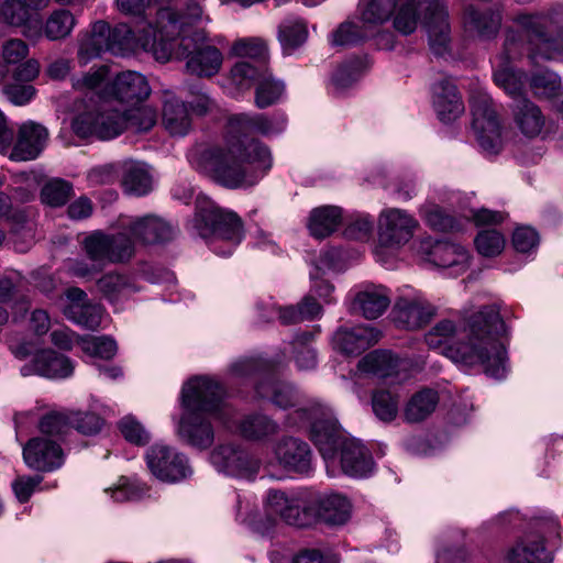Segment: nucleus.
I'll use <instances>...</instances> for the list:
<instances>
[{
    "instance_id": "37998d69",
    "label": "nucleus",
    "mask_w": 563,
    "mask_h": 563,
    "mask_svg": "<svg viewBox=\"0 0 563 563\" xmlns=\"http://www.w3.org/2000/svg\"><path fill=\"white\" fill-rule=\"evenodd\" d=\"M439 395L435 390L426 388L411 396L405 406L404 417L409 423L426 420L437 408Z\"/></svg>"
},
{
    "instance_id": "8fccbe9b",
    "label": "nucleus",
    "mask_w": 563,
    "mask_h": 563,
    "mask_svg": "<svg viewBox=\"0 0 563 563\" xmlns=\"http://www.w3.org/2000/svg\"><path fill=\"white\" fill-rule=\"evenodd\" d=\"M63 312L68 320L88 330H96L101 323V306L89 301L82 306H64Z\"/></svg>"
},
{
    "instance_id": "4468645a",
    "label": "nucleus",
    "mask_w": 563,
    "mask_h": 563,
    "mask_svg": "<svg viewBox=\"0 0 563 563\" xmlns=\"http://www.w3.org/2000/svg\"><path fill=\"white\" fill-rule=\"evenodd\" d=\"M473 115L472 128L481 148L487 155L501 150V126L490 96L485 91H475L470 98Z\"/></svg>"
},
{
    "instance_id": "e433bc0d",
    "label": "nucleus",
    "mask_w": 563,
    "mask_h": 563,
    "mask_svg": "<svg viewBox=\"0 0 563 563\" xmlns=\"http://www.w3.org/2000/svg\"><path fill=\"white\" fill-rule=\"evenodd\" d=\"M0 21L23 27L26 37L41 36V25L37 16L32 13L22 0H4L0 3Z\"/></svg>"
},
{
    "instance_id": "9b49d317",
    "label": "nucleus",
    "mask_w": 563,
    "mask_h": 563,
    "mask_svg": "<svg viewBox=\"0 0 563 563\" xmlns=\"http://www.w3.org/2000/svg\"><path fill=\"white\" fill-rule=\"evenodd\" d=\"M559 522L553 517L537 518L530 532L520 538L506 553L508 563H551L553 558L544 539L560 538Z\"/></svg>"
},
{
    "instance_id": "e2e57ef3",
    "label": "nucleus",
    "mask_w": 563,
    "mask_h": 563,
    "mask_svg": "<svg viewBox=\"0 0 563 563\" xmlns=\"http://www.w3.org/2000/svg\"><path fill=\"white\" fill-rule=\"evenodd\" d=\"M475 245L479 254L493 257L500 254L504 250L505 238L497 230H483L475 238Z\"/></svg>"
},
{
    "instance_id": "bb28decb",
    "label": "nucleus",
    "mask_w": 563,
    "mask_h": 563,
    "mask_svg": "<svg viewBox=\"0 0 563 563\" xmlns=\"http://www.w3.org/2000/svg\"><path fill=\"white\" fill-rule=\"evenodd\" d=\"M466 31L476 34L481 40H492L497 36L503 22V5L479 9L475 4H466L462 14Z\"/></svg>"
},
{
    "instance_id": "3c124183",
    "label": "nucleus",
    "mask_w": 563,
    "mask_h": 563,
    "mask_svg": "<svg viewBox=\"0 0 563 563\" xmlns=\"http://www.w3.org/2000/svg\"><path fill=\"white\" fill-rule=\"evenodd\" d=\"M400 397L398 394L379 389L372 395V409L375 417L383 422H391L399 411Z\"/></svg>"
},
{
    "instance_id": "603ef678",
    "label": "nucleus",
    "mask_w": 563,
    "mask_h": 563,
    "mask_svg": "<svg viewBox=\"0 0 563 563\" xmlns=\"http://www.w3.org/2000/svg\"><path fill=\"white\" fill-rule=\"evenodd\" d=\"M285 86L282 81L276 80L272 77L268 70L264 74L261 80L257 82L255 90V104L260 109L276 103L283 96Z\"/></svg>"
},
{
    "instance_id": "ea45409f",
    "label": "nucleus",
    "mask_w": 563,
    "mask_h": 563,
    "mask_svg": "<svg viewBox=\"0 0 563 563\" xmlns=\"http://www.w3.org/2000/svg\"><path fill=\"white\" fill-rule=\"evenodd\" d=\"M514 120L520 132L527 137L540 134L544 126V115L540 108L527 98H519L512 106Z\"/></svg>"
},
{
    "instance_id": "338daca9",
    "label": "nucleus",
    "mask_w": 563,
    "mask_h": 563,
    "mask_svg": "<svg viewBox=\"0 0 563 563\" xmlns=\"http://www.w3.org/2000/svg\"><path fill=\"white\" fill-rule=\"evenodd\" d=\"M147 493V488L139 481L121 479V483L111 489V498L114 501H135L142 499Z\"/></svg>"
},
{
    "instance_id": "0eeeda50",
    "label": "nucleus",
    "mask_w": 563,
    "mask_h": 563,
    "mask_svg": "<svg viewBox=\"0 0 563 563\" xmlns=\"http://www.w3.org/2000/svg\"><path fill=\"white\" fill-rule=\"evenodd\" d=\"M192 228L197 235L206 240L211 251L220 256L231 255L244 236L240 217L220 208L203 195L196 198Z\"/></svg>"
},
{
    "instance_id": "bf43d9fd",
    "label": "nucleus",
    "mask_w": 563,
    "mask_h": 563,
    "mask_svg": "<svg viewBox=\"0 0 563 563\" xmlns=\"http://www.w3.org/2000/svg\"><path fill=\"white\" fill-rule=\"evenodd\" d=\"M267 68L264 64L255 66L250 62H239L231 69V79L239 87H250L253 82H258Z\"/></svg>"
},
{
    "instance_id": "7ed1b4c3",
    "label": "nucleus",
    "mask_w": 563,
    "mask_h": 563,
    "mask_svg": "<svg viewBox=\"0 0 563 563\" xmlns=\"http://www.w3.org/2000/svg\"><path fill=\"white\" fill-rule=\"evenodd\" d=\"M229 134L225 146H210L200 153L199 168L225 188H251L272 168L271 151L256 139Z\"/></svg>"
},
{
    "instance_id": "864d4df0",
    "label": "nucleus",
    "mask_w": 563,
    "mask_h": 563,
    "mask_svg": "<svg viewBox=\"0 0 563 563\" xmlns=\"http://www.w3.org/2000/svg\"><path fill=\"white\" fill-rule=\"evenodd\" d=\"M372 33L363 23L358 25L351 21H345L331 34L330 43L332 46H350L369 37Z\"/></svg>"
},
{
    "instance_id": "2eb2a0df",
    "label": "nucleus",
    "mask_w": 563,
    "mask_h": 563,
    "mask_svg": "<svg viewBox=\"0 0 563 563\" xmlns=\"http://www.w3.org/2000/svg\"><path fill=\"white\" fill-rule=\"evenodd\" d=\"M84 249L91 262L104 267L108 263L130 261L134 256V240L122 229L115 234L96 231L84 240Z\"/></svg>"
},
{
    "instance_id": "774afa93",
    "label": "nucleus",
    "mask_w": 563,
    "mask_h": 563,
    "mask_svg": "<svg viewBox=\"0 0 563 563\" xmlns=\"http://www.w3.org/2000/svg\"><path fill=\"white\" fill-rule=\"evenodd\" d=\"M70 429L86 435L97 434L101 430L102 419L93 412L69 413Z\"/></svg>"
},
{
    "instance_id": "aec40b11",
    "label": "nucleus",
    "mask_w": 563,
    "mask_h": 563,
    "mask_svg": "<svg viewBox=\"0 0 563 563\" xmlns=\"http://www.w3.org/2000/svg\"><path fill=\"white\" fill-rule=\"evenodd\" d=\"M146 463L151 473L163 482L175 483L191 474L186 455L163 443L147 450Z\"/></svg>"
},
{
    "instance_id": "393cba45",
    "label": "nucleus",
    "mask_w": 563,
    "mask_h": 563,
    "mask_svg": "<svg viewBox=\"0 0 563 563\" xmlns=\"http://www.w3.org/2000/svg\"><path fill=\"white\" fill-rule=\"evenodd\" d=\"M391 316L398 328L417 330L431 320L434 308L420 296L400 297L393 308Z\"/></svg>"
},
{
    "instance_id": "052dcab7",
    "label": "nucleus",
    "mask_w": 563,
    "mask_h": 563,
    "mask_svg": "<svg viewBox=\"0 0 563 563\" xmlns=\"http://www.w3.org/2000/svg\"><path fill=\"white\" fill-rule=\"evenodd\" d=\"M80 346L86 354L104 360L112 358L118 350L117 342L107 335L82 339Z\"/></svg>"
},
{
    "instance_id": "f704fd0d",
    "label": "nucleus",
    "mask_w": 563,
    "mask_h": 563,
    "mask_svg": "<svg viewBox=\"0 0 563 563\" xmlns=\"http://www.w3.org/2000/svg\"><path fill=\"white\" fill-rule=\"evenodd\" d=\"M162 123L173 136H185L191 129V117L187 104L169 90L164 91Z\"/></svg>"
},
{
    "instance_id": "f8f14e48",
    "label": "nucleus",
    "mask_w": 563,
    "mask_h": 563,
    "mask_svg": "<svg viewBox=\"0 0 563 563\" xmlns=\"http://www.w3.org/2000/svg\"><path fill=\"white\" fill-rule=\"evenodd\" d=\"M527 52V44L518 30L508 29L504 42L503 52L496 57L494 81L508 96L514 98V103L522 96L526 75L510 66V62L521 57Z\"/></svg>"
},
{
    "instance_id": "4be33fe9",
    "label": "nucleus",
    "mask_w": 563,
    "mask_h": 563,
    "mask_svg": "<svg viewBox=\"0 0 563 563\" xmlns=\"http://www.w3.org/2000/svg\"><path fill=\"white\" fill-rule=\"evenodd\" d=\"M287 117L283 112H275L272 115L263 113H239L229 120V133L240 136H247L246 133H257L263 136L280 134L286 130Z\"/></svg>"
},
{
    "instance_id": "473e14b6",
    "label": "nucleus",
    "mask_w": 563,
    "mask_h": 563,
    "mask_svg": "<svg viewBox=\"0 0 563 563\" xmlns=\"http://www.w3.org/2000/svg\"><path fill=\"white\" fill-rule=\"evenodd\" d=\"M432 101L442 122H451L464 112V104L456 86L449 78H441L433 85Z\"/></svg>"
},
{
    "instance_id": "c03bdc74",
    "label": "nucleus",
    "mask_w": 563,
    "mask_h": 563,
    "mask_svg": "<svg viewBox=\"0 0 563 563\" xmlns=\"http://www.w3.org/2000/svg\"><path fill=\"white\" fill-rule=\"evenodd\" d=\"M308 37L307 22L295 15L285 18L278 26V40L287 54L301 46Z\"/></svg>"
},
{
    "instance_id": "9d476101",
    "label": "nucleus",
    "mask_w": 563,
    "mask_h": 563,
    "mask_svg": "<svg viewBox=\"0 0 563 563\" xmlns=\"http://www.w3.org/2000/svg\"><path fill=\"white\" fill-rule=\"evenodd\" d=\"M514 22L520 27L519 32L527 44V54L531 60L563 59V30L552 34L551 16L542 13H520L515 16Z\"/></svg>"
},
{
    "instance_id": "4c0bfd02",
    "label": "nucleus",
    "mask_w": 563,
    "mask_h": 563,
    "mask_svg": "<svg viewBox=\"0 0 563 563\" xmlns=\"http://www.w3.org/2000/svg\"><path fill=\"white\" fill-rule=\"evenodd\" d=\"M231 423L234 424L229 431L240 432L245 439L262 441L279 431V424L271 417L264 413H252L245 416L239 423L235 420V411L229 416Z\"/></svg>"
},
{
    "instance_id": "6e6d98bb",
    "label": "nucleus",
    "mask_w": 563,
    "mask_h": 563,
    "mask_svg": "<svg viewBox=\"0 0 563 563\" xmlns=\"http://www.w3.org/2000/svg\"><path fill=\"white\" fill-rule=\"evenodd\" d=\"M421 217L427 224L438 231H455L460 229L456 219L448 214L440 206L428 202L420 209Z\"/></svg>"
},
{
    "instance_id": "423d86ee",
    "label": "nucleus",
    "mask_w": 563,
    "mask_h": 563,
    "mask_svg": "<svg viewBox=\"0 0 563 563\" xmlns=\"http://www.w3.org/2000/svg\"><path fill=\"white\" fill-rule=\"evenodd\" d=\"M156 121V110L148 106L132 108L124 112L103 106L87 108L71 119L70 125L73 132L81 139L96 137L108 141L119 136L124 129L147 132Z\"/></svg>"
},
{
    "instance_id": "6e6552de",
    "label": "nucleus",
    "mask_w": 563,
    "mask_h": 563,
    "mask_svg": "<svg viewBox=\"0 0 563 563\" xmlns=\"http://www.w3.org/2000/svg\"><path fill=\"white\" fill-rule=\"evenodd\" d=\"M145 49H150L156 60L165 63L170 58L187 59L186 67L199 77H210L221 68L222 53L212 45L207 44L203 31H194L191 35H184L178 43L163 38L146 37L143 42Z\"/></svg>"
},
{
    "instance_id": "4d7b16f0",
    "label": "nucleus",
    "mask_w": 563,
    "mask_h": 563,
    "mask_svg": "<svg viewBox=\"0 0 563 563\" xmlns=\"http://www.w3.org/2000/svg\"><path fill=\"white\" fill-rule=\"evenodd\" d=\"M73 196V185L60 178L47 181L41 190V199L52 207L65 205Z\"/></svg>"
},
{
    "instance_id": "a18cd8bd",
    "label": "nucleus",
    "mask_w": 563,
    "mask_h": 563,
    "mask_svg": "<svg viewBox=\"0 0 563 563\" xmlns=\"http://www.w3.org/2000/svg\"><path fill=\"white\" fill-rule=\"evenodd\" d=\"M98 290L110 301L115 302L137 291L132 280L122 274L108 273L97 280Z\"/></svg>"
},
{
    "instance_id": "69168bd1",
    "label": "nucleus",
    "mask_w": 563,
    "mask_h": 563,
    "mask_svg": "<svg viewBox=\"0 0 563 563\" xmlns=\"http://www.w3.org/2000/svg\"><path fill=\"white\" fill-rule=\"evenodd\" d=\"M40 430L42 433L53 437H62L70 430L69 413L53 411L40 421Z\"/></svg>"
},
{
    "instance_id": "680f3d73",
    "label": "nucleus",
    "mask_w": 563,
    "mask_h": 563,
    "mask_svg": "<svg viewBox=\"0 0 563 563\" xmlns=\"http://www.w3.org/2000/svg\"><path fill=\"white\" fill-rule=\"evenodd\" d=\"M374 228V219L367 213H356L351 216L347 221L343 234L349 240L366 241Z\"/></svg>"
},
{
    "instance_id": "412c9836",
    "label": "nucleus",
    "mask_w": 563,
    "mask_h": 563,
    "mask_svg": "<svg viewBox=\"0 0 563 563\" xmlns=\"http://www.w3.org/2000/svg\"><path fill=\"white\" fill-rule=\"evenodd\" d=\"M210 462L220 473L233 477L250 478L254 476L260 462L238 445L221 444L210 453Z\"/></svg>"
},
{
    "instance_id": "a211bd4d",
    "label": "nucleus",
    "mask_w": 563,
    "mask_h": 563,
    "mask_svg": "<svg viewBox=\"0 0 563 563\" xmlns=\"http://www.w3.org/2000/svg\"><path fill=\"white\" fill-rule=\"evenodd\" d=\"M119 229L134 240V247L136 243L155 245L170 242L178 232L173 223L154 214L122 217L119 220Z\"/></svg>"
},
{
    "instance_id": "a878e982",
    "label": "nucleus",
    "mask_w": 563,
    "mask_h": 563,
    "mask_svg": "<svg viewBox=\"0 0 563 563\" xmlns=\"http://www.w3.org/2000/svg\"><path fill=\"white\" fill-rule=\"evenodd\" d=\"M382 338V332L367 324L340 327L333 334V346L346 355H360Z\"/></svg>"
},
{
    "instance_id": "58836bf2",
    "label": "nucleus",
    "mask_w": 563,
    "mask_h": 563,
    "mask_svg": "<svg viewBox=\"0 0 563 563\" xmlns=\"http://www.w3.org/2000/svg\"><path fill=\"white\" fill-rule=\"evenodd\" d=\"M107 36H109V24L104 21L95 22L91 30L80 36L77 58L81 66L100 57L103 52H108Z\"/></svg>"
},
{
    "instance_id": "cd10ccee",
    "label": "nucleus",
    "mask_w": 563,
    "mask_h": 563,
    "mask_svg": "<svg viewBox=\"0 0 563 563\" xmlns=\"http://www.w3.org/2000/svg\"><path fill=\"white\" fill-rule=\"evenodd\" d=\"M23 459L26 465L41 472H52L64 463V453L59 444L44 439L33 438L23 448Z\"/></svg>"
},
{
    "instance_id": "a19ab883",
    "label": "nucleus",
    "mask_w": 563,
    "mask_h": 563,
    "mask_svg": "<svg viewBox=\"0 0 563 563\" xmlns=\"http://www.w3.org/2000/svg\"><path fill=\"white\" fill-rule=\"evenodd\" d=\"M343 219L342 209L335 206H322L310 212L308 229L316 239H324L332 234Z\"/></svg>"
},
{
    "instance_id": "49530a36",
    "label": "nucleus",
    "mask_w": 563,
    "mask_h": 563,
    "mask_svg": "<svg viewBox=\"0 0 563 563\" xmlns=\"http://www.w3.org/2000/svg\"><path fill=\"white\" fill-rule=\"evenodd\" d=\"M124 189L136 196L147 195L153 189V178L148 166L143 163H129L123 175Z\"/></svg>"
},
{
    "instance_id": "20e7f679",
    "label": "nucleus",
    "mask_w": 563,
    "mask_h": 563,
    "mask_svg": "<svg viewBox=\"0 0 563 563\" xmlns=\"http://www.w3.org/2000/svg\"><path fill=\"white\" fill-rule=\"evenodd\" d=\"M398 0H360L361 22L369 30L383 25L395 15V29L411 34L420 21L427 29L432 52L442 56L450 43L449 13L442 0H406L396 12Z\"/></svg>"
},
{
    "instance_id": "79ce46f5",
    "label": "nucleus",
    "mask_w": 563,
    "mask_h": 563,
    "mask_svg": "<svg viewBox=\"0 0 563 563\" xmlns=\"http://www.w3.org/2000/svg\"><path fill=\"white\" fill-rule=\"evenodd\" d=\"M399 358L389 351L376 350L365 355L358 362V368L363 373L372 374L380 378L396 375L399 368Z\"/></svg>"
},
{
    "instance_id": "72a5a7b5",
    "label": "nucleus",
    "mask_w": 563,
    "mask_h": 563,
    "mask_svg": "<svg viewBox=\"0 0 563 563\" xmlns=\"http://www.w3.org/2000/svg\"><path fill=\"white\" fill-rule=\"evenodd\" d=\"M316 514V522L322 521L336 526L345 523L351 514L349 499L338 493L318 494L312 497Z\"/></svg>"
},
{
    "instance_id": "6ab92c4d",
    "label": "nucleus",
    "mask_w": 563,
    "mask_h": 563,
    "mask_svg": "<svg viewBox=\"0 0 563 563\" xmlns=\"http://www.w3.org/2000/svg\"><path fill=\"white\" fill-rule=\"evenodd\" d=\"M415 251L423 261L437 267L453 269L454 275L464 273L470 266L468 251L450 241L424 238L415 245Z\"/></svg>"
},
{
    "instance_id": "de8ad7c7",
    "label": "nucleus",
    "mask_w": 563,
    "mask_h": 563,
    "mask_svg": "<svg viewBox=\"0 0 563 563\" xmlns=\"http://www.w3.org/2000/svg\"><path fill=\"white\" fill-rule=\"evenodd\" d=\"M74 14L66 9L54 10L43 27L44 35L51 41H58L67 37L75 27Z\"/></svg>"
},
{
    "instance_id": "c756f323",
    "label": "nucleus",
    "mask_w": 563,
    "mask_h": 563,
    "mask_svg": "<svg viewBox=\"0 0 563 563\" xmlns=\"http://www.w3.org/2000/svg\"><path fill=\"white\" fill-rule=\"evenodd\" d=\"M109 97L120 102L139 103L146 100L151 92L147 78L141 73L126 70L118 74L108 86Z\"/></svg>"
},
{
    "instance_id": "5701e85b",
    "label": "nucleus",
    "mask_w": 563,
    "mask_h": 563,
    "mask_svg": "<svg viewBox=\"0 0 563 563\" xmlns=\"http://www.w3.org/2000/svg\"><path fill=\"white\" fill-rule=\"evenodd\" d=\"M109 68L107 66H100L97 69H91L88 73L82 74L80 77H73L71 85L73 88L85 95V97H89V100L85 99L76 100L74 102V110L76 111V115H79L87 108H100L106 106L107 108H111L109 102L106 100V97H109V89L101 93V89L104 85V81L108 77Z\"/></svg>"
},
{
    "instance_id": "f257e3e1",
    "label": "nucleus",
    "mask_w": 563,
    "mask_h": 563,
    "mask_svg": "<svg viewBox=\"0 0 563 563\" xmlns=\"http://www.w3.org/2000/svg\"><path fill=\"white\" fill-rule=\"evenodd\" d=\"M456 332L453 321H439L426 335L430 349L443 347V354L463 366L482 365L484 372L496 379L507 373V352L499 341L506 325L496 305L485 306L465 322L462 338L449 344Z\"/></svg>"
},
{
    "instance_id": "13d9d810",
    "label": "nucleus",
    "mask_w": 563,
    "mask_h": 563,
    "mask_svg": "<svg viewBox=\"0 0 563 563\" xmlns=\"http://www.w3.org/2000/svg\"><path fill=\"white\" fill-rule=\"evenodd\" d=\"M560 86V77L550 70H539L530 77V88L538 97L552 98L559 91Z\"/></svg>"
},
{
    "instance_id": "c85d7f7f",
    "label": "nucleus",
    "mask_w": 563,
    "mask_h": 563,
    "mask_svg": "<svg viewBox=\"0 0 563 563\" xmlns=\"http://www.w3.org/2000/svg\"><path fill=\"white\" fill-rule=\"evenodd\" d=\"M23 376L40 375L46 378H67L74 372V363L69 357L53 350L37 353L33 360L21 369Z\"/></svg>"
},
{
    "instance_id": "f03ea898",
    "label": "nucleus",
    "mask_w": 563,
    "mask_h": 563,
    "mask_svg": "<svg viewBox=\"0 0 563 563\" xmlns=\"http://www.w3.org/2000/svg\"><path fill=\"white\" fill-rule=\"evenodd\" d=\"M289 428H309L310 439L322 455L327 472L334 476L339 470L351 477L372 474L374 462L367 449L342 432L332 409L319 402L299 407L285 420Z\"/></svg>"
},
{
    "instance_id": "ddd939ff",
    "label": "nucleus",
    "mask_w": 563,
    "mask_h": 563,
    "mask_svg": "<svg viewBox=\"0 0 563 563\" xmlns=\"http://www.w3.org/2000/svg\"><path fill=\"white\" fill-rule=\"evenodd\" d=\"M267 525L256 529L263 534L268 536L280 518L287 525L295 527H308L316 522L313 499L301 501L298 498H289L280 490H269L266 497Z\"/></svg>"
},
{
    "instance_id": "39448f33",
    "label": "nucleus",
    "mask_w": 563,
    "mask_h": 563,
    "mask_svg": "<svg viewBox=\"0 0 563 563\" xmlns=\"http://www.w3.org/2000/svg\"><path fill=\"white\" fill-rule=\"evenodd\" d=\"M225 389L214 378L196 376L188 379L180 393L181 416L177 426L179 438L198 450H207L214 441L212 419L225 429L234 427L229 416L232 407L224 401Z\"/></svg>"
},
{
    "instance_id": "c9c22d12",
    "label": "nucleus",
    "mask_w": 563,
    "mask_h": 563,
    "mask_svg": "<svg viewBox=\"0 0 563 563\" xmlns=\"http://www.w3.org/2000/svg\"><path fill=\"white\" fill-rule=\"evenodd\" d=\"M150 25L153 24L148 23L142 29H139V36H136L135 32L128 24L120 23L114 27L109 25V36L106 37L108 52L114 55H125L133 52L137 46H141L144 51L151 52L143 46L146 36H153V31H151Z\"/></svg>"
},
{
    "instance_id": "b1692460",
    "label": "nucleus",
    "mask_w": 563,
    "mask_h": 563,
    "mask_svg": "<svg viewBox=\"0 0 563 563\" xmlns=\"http://www.w3.org/2000/svg\"><path fill=\"white\" fill-rule=\"evenodd\" d=\"M274 454L278 463L289 472L308 475L312 471L311 449L298 438H282L275 444Z\"/></svg>"
},
{
    "instance_id": "0e129e2a",
    "label": "nucleus",
    "mask_w": 563,
    "mask_h": 563,
    "mask_svg": "<svg viewBox=\"0 0 563 563\" xmlns=\"http://www.w3.org/2000/svg\"><path fill=\"white\" fill-rule=\"evenodd\" d=\"M232 53L240 57H247L265 65L267 47L260 38H241L232 46Z\"/></svg>"
},
{
    "instance_id": "f3484780",
    "label": "nucleus",
    "mask_w": 563,
    "mask_h": 563,
    "mask_svg": "<svg viewBox=\"0 0 563 563\" xmlns=\"http://www.w3.org/2000/svg\"><path fill=\"white\" fill-rule=\"evenodd\" d=\"M419 222L407 211L390 208L382 211L378 225L379 245L375 254L379 258L384 247L399 249L407 244L413 236Z\"/></svg>"
},
{
    "instance_id": "1a4fd4ad",
    "label": "nucleus",
    "mask_w": 563,
    "mask_h": 563,
    "mask_svg": "<svg viewBox=\"0 0 563 563\" xmlns=\"http://www.w3.org/2000/svg\"><path fill=\"white\" fill-rule=\"evenodd\" d=\"M271 368V364L265 360L245 357L232 363L230 373L234 378L242 380L260 377L255 383L257 397L269 401L276 408L286 410L299 406L301 394L292 384L276 379Z\"/></svg>"
},
{
    "instance_id": "dca6fc26",
    "label": "nucleus",
    "mask_w": 563,
    "mask_h": 563,
    "mask_svg": "<svg viewBox=\"0 0 563 563\" xmlns=\"http://www.w3.org/2000/svg\"><path fill=\"white\" fill-rule=\"evenodd\" d=\"M203 20V8L201 0H189L180 12L170 8H161L156 13L155 25H150L153 36L157 42L163 38L178 43L188 33L187 26Z\"/></svg>"
},
{
    "instance_id": "5fc2aeb1",
    "label": "nucleus",
    "mask_w": 563,
    "mask_h": 563,
    "mask_svg": "<svg viewBox=\"0 0 563 563\" xmlns=\"http://www.w3.org/2000/svg\"><path fill=\"white\" fill-rule=\"evenodd\" d=\"M312 334L302 332L297 334L292 341L295 363L300 371L313 369L317 366V354L311 346Z\"/></svg>"
},
{
    "instance_id": "7c9ffc66",
    "label": "nucleus",
    "mask_w": 563,
    "mask_h": 563,
    "mask_svg": "<svg viewBox=\"0 0 563 563\" xmlns=\"http://www.w3.org/2000/svg\"><path fill=\"white\" fill-rule=\"evenodd\" d=\"M48 132L45 126L29 121L18 132V139L10 152V159L25 162L36 158L46 145Z\"/></svg>"
},
{
    "instance_id": "2f4dec72",
    "label": "nucleus",
    "mask_w": 563,
    "mask_h": 563,
    "mask_svg": "<svg viewBox=\"0 0 563 563\" xmlns=\"http://www.w3.org/2000/svg\"><path fill=\"white\" fill-rule=\"evenodd\" d=\"M389 303L390 298L385 287L367 284L353 290L351 310L371 320L382 316Z\"/></svg>"
},
{
    "instance_id": "09e8293b",
    "label": "nucleus",
    "mask_w": 563,
    "mask_h": 563,
    "mask_svg": "<svg viewBox=\"0 0 563 563\" xmlns=\"http://www.w3.org/2000/svg\"><path fill=\"white\" fill-rule=\"evenodd\" d=\"M365 63L358 57L347 59L341 64L332 75V86L338 93L351 88L363 75Z\"/></svg>"
}]
</instances>
